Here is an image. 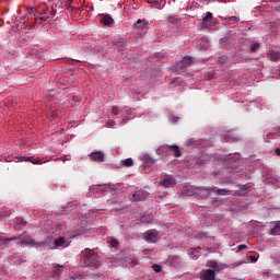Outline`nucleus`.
Segmentation results:
<instances>
[{
	"instance_id": "1",
	"label": "nucleus",
	"mask_w": 280,
	"mask_h": 280,
	"mask_svg": "<svg viewBox=\"0 0 280 280\" xmlns=\"http://www.w3.org/2000/svg\"><path fill=\"white\" fill-rule=\"evenodd\" d=\"M81 257L85 268H89L91 266L94 268H100L102 264V259L97 256L95 252H93V249H84L81 253Z\"/></svg>"
},
{
	"instance_id": "37",
	"label": "nucleus",
	"mask_w": 280,
	"mask_h": 280,
	"mask_svg": "<svg viewBox=\"0 0 280 280\" xmlns=\"http://www.w3.org/2000/svg\"><path fill=\"white\" fill-rule=\"evenodd\" d=\"M16 240H19V237L14 236V237H11V238H4V242L8 245L9 242H14Z\"/></svg>"
},
{
	"instance_id": "28",
	"label": "nucleus",
	"mask_w": 280,
	"mask_h": 280,
	"mask_svg": "<svg viewBox=\"0 0 280 280\" xmlns=\"http://www.w3.org/2000/svg\"><path fill=\"white\" fill-rule=\"evenodd\" d=\"M46 243L45 242H36L34 241L33 248H45Z\"/></svg>"
},
{
	"instance_id": "6",
	"label": "nucleus",
	"mask_w": 280,
	"mask_h": 280,
	"mask_svg": "<svg viewBox=\"0 0 280 280\" xmlns=\"http://www.w3.org/2000/svg\"><path fill=\"white\" fill-rule=\"evenodd\" d=\"M143 240L148 242L149 244H156V241L159 240V231L156 230H149L144 232Z\"/></svg>"
},
{
	"instance_id": "42",
	"label": "nucleus",
	"mask_w": 280,
	"mask_h": 280,
	"mask_svg": "<svg viewBox=\"0 0 280 280\" xmlns=\"http://www.w3.org/2000/svg\"><path fill=\"white\" fill-rule=\"evenodd\" d=\"M55 268H62V266H60V265H56V266H55Z\"/></svg>"
},
{
	"instance_id": "16",
	"label": "nucleus",
	"mask_w": 280,
	"mask_h": 280,
	"mask_svg": "<svg viewBox=\"0 0 280 280\" xmlns=\"http://www.w3.org/2000/svg\"><path fill=\"white\" fill-rule=\"evenodd\" d=\"M202 248L201 247H192L188 249V255L190 259H199Z\"/></svg>"
},
{
	"instance_id": "13",
	"label": "nucleus",
	"mask_w": 280,
	"mask_h": 280,
	"mask_svg": "<svg viewBox=\"0 0 280 280\" xmlns=\"http://www.w3.org/2000/svg\"><path fill=\"white\" fill-rule=\"evenodd\" d=\"M90 160L96 163H104L106 156L102 153V151L90 153Z\"/></svg>"
},
{
	"instance_id": "2",
	"label": "nucleus",
	"mask_w": 280,
	"mask_h": 280,
	"mask_svg": "<svg viewBox=\"0 0 280 280\" xmlns=\"http://www.w3.org/2000/svg\"><path fill=\"white\" fill-rule=\"evenodd\" d=\"M51 10L49 7H38L37 8V16L35 18V25H42L43 22L49 21L52 19Z\"/></svg>"
},
{
	"instance_id": "4",
	"label": "nucleus",
	"mask_w": 280,
	"mask_h": 280,
	"mask_svg": "<svg viewBox=\"0 0 280 280\" xmlns=\"http://www.w3.org/2000/svg\"><path fill=\"white\" fill-rule=\"evenodd\" d=\"M167 150L173 152V156H175V159H180V156H183V152H180V149L176 144L163 145L159 149L160 152H167Z\"/></svg>"
},
{
	"instance_id": "26",
	"label": "nucleus",
	"mask_w": 280,
	"mask_h": 280,
	"mask_svg": "<svg viewBox=\"0 0 280 280\" xmlns=\"http://www.w3.org/2000/svg\"><path fill=\"white\" fill-rule=\"evenodd\" d=\"M145 25H148V22L145 20H138L136 23V27H138V30H143Z\"/></svg>"
},
{
	"instance_id": "14",
	"label": "nucleus",
	"mask_w": 280,
	"mask_h": 280,
	"mask_svg": "<svg viewBox=\"0 0 280 280\" xmlns=\"http://www.w3.org/2000/svg\"><path fill=\"white\" fill-rule=\"evenodd\" d=\"M203 191H206L207 194H211V191H214L217 196H226V194H229V189L226 188L215 189V187H206L203 188Z\"/></svg>"
},
{
	"instance_id": "36",
	"label": "nucleus",
	"mask_w": 280,
	"mask_h": 280,
	"mask_svg": "<svg viewBox=\"0 0 280 280\" xmlns=\"http://www.w3.org/2000/svg\"><path fill=\"white\" fill-rule=\"evenodd\" d=\"M205 237H207V233H205V232L197 234L198 240H205Z\"/></svg>"
},
{
	"instance_id": "19",
	"label": "nucleus",
	"mask_w": 280,
	"mask_h": 280,
	"mask_svg": "<svg viewBox=\"0 0 280 280\" xmlns=\"http://www.w3.org/2000/svg\"><path fill=\"white\" fill-rule=\"evenodd\" d=\"M147 2L151 3L152 5H154V8L156 10H163V8H165V0H147Z\"/></svg>"
},
{
	"instance_id": "39",
	"label": "nucleus",
	"mask_w": 280,
	"mask_h": 280,
	"mask_svg": "<svg viewBox=\"0 0 280 280\" xmlns=\"http://www.w3.org/2000/svg\"><path fill=\"white\" fill-rule=\"evenodd\" d=\"M20 224H22V226H26V225H27V221H25V220L22 219V220L20 221Z\"/></svg>"
},
{
	"instance_id": "35",
	"label": "nucleus",
	"mask_w": 280,
	"mask_h": 280,
	"mask_svg": "<svg viewBox=\"0 0 280 280\" xmlns=\"http://www.w3.org/2000/svg\"><path fill=\"white\" fill-rule=\"evenodd\" d=\"M145 161H148V163H155L156 161L152 158V156H150V155H145Z\"/></svg>"
},
{
	"instance_id": "32",
	"label": "nucleus",
	"mask_w": 280,
	"mask_h": 280,
	"mask_svg": "<svg viewBox=\"0 0 280 280\" xmlns=\"http://www.w3.org/2000/svg\"><path fill=\"white\" fill-rule=\"evenodd\" d=\"M152 270H154V272H161V270H163V267L161 265H153Z\"/></svg>"
},
{
	"instance_id": "41",
	"label": "nucleus",
	"mask_w": 280,
	"mask_h": 280,
	"mask_svg": "<svg viewBox=\"0 0 280 280\" xmlns=\"http://www.w3.org/2000/svg\"><path fill=\"white\" fill-rule=\"evenodd\" d=\"M275 152H276L277 156H280V148H277Z\"/></svg>"
},
{
	"instance_id": "18",
	"label": "nucleus",
	"mask_w": 280,
	"mask_h": 280,
	"mask_svg": "<svg viewBox=\"0 0 280 280\" xmlns=\"http://www.w3.org/2000/svg\"><path fill=\"white\" fill-rule=\"evenodd\" d=\"M31 16H34V21H36V18L38 16V8L26 9V16L24 19H27V21H30Z\"/></svg>"
},
{
	"instance_id": "5",
	"label": "nucleus",
	"mask_w": 280,
	"mask_h": 280,
	"mask_svg": "<svg viewBox=\"0 0 280 280\" xmlns=\"http://www.w3.org/2000/svg\"><path fill=\"white\" fill-rule=\"evenodd\" d=\"M194 63V58L186 56L180 61H177L175 65V69L177 71H185L186 67H189Z\"/></svg>"
},
{
	"instance_id": "30",
	"label": "nucleus",
	"mask_w": 280,
	"mask_h": 280,
	"mask_svg": "<svg viewBox=\"0 0 280 280\" xmlns=\"http://www.w3.org/2000/svg\"><path fill=\"white\" fill-rule=\"evenodd\" d=\"M112 113L113 115H121V107L119 106L112 107Z\"/></svg>"
},
{
	"instance_id": "22",
	"label": "nucleus",
	"mask_w": 280,
	"mask_h": 280,
	"mask_svg": "<svg viewBox=\"0 0 280 280\" xmlns=\"http://www.w3.org/2000/svg\"><path fill=\"white\" fill-rule=\"evenodd\" d=\"M268 58H269V60H272V61L280 60V51L271 50V51L268 54Z\"/></svg>"
},
{
	"instance_id": "43",
	"label": "nucleus",
	"mask_w": 280,
	"mask_h": 280,
	"mask_svg": "<svg viewBox=\"0 0 280 280\" xmlns=\"http://www.w3.org/2000/svg\"><path fill=\"white\" fill-rule=\"evenodd\" d=\"M62 161H69V159L65 158Z\"/></svg>"
},
{
	"instance_id": "27",
	"label": "nucleus",
	"mask_w": 280,
	"mask_h": 280,
	"mask_svg": "<svg viewBox=\"0 0 280 280\" xmlns=\"http://www.w3.org/2000/svg\"><path fill=\"white\" fill-rule=\"evenodd\" d=\"M259 47H261V44L259 43H254L250 48H249V51L250 54H255L256 51H259Z\"/></svg>"
},
{
	"instance_id": "8",
	"label": "nucleus",
	"mask_w": 280,
	"mask_h": 280,
	"mask_svg": "<svg viewBox=\"0 0 280 280\" xmlns=\"http://www.w3.org/2000/svg\"><path fill=\"white\" fill-rule=\"evenodd\" d=\"M19 161L22 163V161H30V163H33V165H43V163H49V160L43 158H34V156H21Z\"/></svg>"
},
{
	"instance_id": "25",
	"label": "nucleus",
	"mask_w": 280,
	"mask_h": 280,
	"mask_svg": "<svg viewBox=\"0 0 280 280\" xmlns=\"http://www.w3.org/2000/svg\"><path fill=\"white\" fill-rule=\"evenodd\" d=\"M132 158H128L121 162L122 167H132L133 165Z\"/></svg>"
},
{
	"instance_id": "34",
	"label": "nucleus",
	"mask_w": 280,
	"mask_h": 280,
	"mask_svg": "<svg viewBox=\"0 0 280 280\" xmlns=\"http://www.w3.org/2000/svg\"><path fill=\"white\" fill-rule=\"evenodd\" d=\"M246 248H248V246H246V245H238L237 246V253H242V250H246Z\"/></svg>"
},
{
	"instance_id": "31",
	"label": "nucleus",
	"mask_w": 280,
	"mask_h": 280,
	"mask_svg": "<svg viewBox=\"0 0 280 280\" xmlns=\"http://www.w3.org/2000/svg\"><path fill=\"white\" fill-rule=\"evenodd\" d=\"M229 60V57L228 56H221L219 58V62L220 65H226V61Z\"/></svg>"
},
{
	"instance_id": "12",
	"label": "nucleus",
	"mask_w": 280,
	"mask_h": 280,
	"mask_svg": "<svg viewBox=\"0 0 280 280\" xmlns=\"http://www.w3.org/2000/svg\"><path fill=\"white\" fill-rule=\"evenodd\" d=\"M148 196H150V194H148V191L138 190V191L133 192L131 200H132V202H140L141 200H147Z\"/></svg>"
},
{
	"instance_id": "21",
	"label": "nucleus",
	"mask_w": 280,
	"mask_h": 280,
	"mask_svg": "<svg viewBox=\"0 0 280 280\" xmlns=\"http://www.w3.org/2000/svg\"><path fill=\"white\" fill-rule=\"evenodd\" d=\"M225 23L226 25H237V23H240V18L237 16L225 18Z\"/></svg>"
},
{
	"instance_id": "20",
	"label": "nucleus",
	"mask_w": 280,
	"mask_h": 280,
	"mask_svg": "<svg viewBox=\"0 0 280 280\" xmlns=\"http://www.w3.org/2000/svg\"><path fill=\"white\" fill-rule=\"evenodd\" d=\"M268 235H280V221H276V225L268 232Z\"/></svg>"
},
{
	"instance_id": "29",
	"label": "nucleus",
	"mask_w": 280,
	"mask_h": 280,
	"mask_svg": "<svg viewBox=\"0 0 280 280\" xmlns=\"http://www.w3.org/2000/svg\"><path fill=\"white\" fill-rule=\"evenodd\" d=\"M108 244H110L113 248H117V246H119V241H117L116 238H109Z\"/></svg>"
},
{
	"instance_id": "44",
	"label": "nucleus",
	"mask_w": 280,
	"mask_h": 280,
	"mask_svg": "<svg viewBox=\"0 0 280 280\" xmlns=\"http://www.w3.org/2000/svg\"><path fill=\"white\" fill-rule=\"evenodd\" d=\"M243 194H246V190H244V192Z\"/></svg>"
},
{
	"instance_id": "40",
	"label": "nucleus",
	"mask_w": 280,
	"mask_h": 280,
	"mask_svg": "<svg viewBox=\"0 0 280 280\" xmlns=\"http://www.w3.org/2000/svg\"><path fill=\"white\" fill-rule=\"evenodd\" d=\"M249 259H252V261H257V256H249Z\"/></svg>"
},
{
	"instance_id": "15",
	"label": "nucleus",
	"mask_w": 280,
	"mask_h": 280,
	"mask_svg": "<svg viewBox=\"0 0 280 280\" xmlns=\"http://www.w3.org/2000/svg\"><path fill=\"white\" fill-rule=\"evenodd\" d=\"M86 233V230L81 225L75 226L71 232H70V237H80V235H84Z\"/></svg>"
},
{
	"instance_id": "9",
	"label": "nucleus",
	"mask_w": 280,
	"mask_h": 280,
	"mask_svg": "<svg viewBox=\"0 0 280 280\" xmlns=\"http://www.w3.org/2000/svg\"><path fill=\"white\" fill-rule=\"evenodd\" d=\"M48 8H50V12L52 16H56L58 14L59 10H62V2L61 0H52L49 2Z\"/></svg>"
},
{
	"instance_id": "33",
	"label": "nucleus",
	"mask_w": 280,
	"mask_h": 280,
	"mask_svg": "<svg viewBox=\"0 0 280 280\" xmlns=\"http://www.w3.org/2000/svg\"><path fill=\"white\" fill-rule=\"evenodd\" d=\"M209 267L212 268V270H214V271L218 270V261L212 260V261L210 262Z\"/></svg>"
},
{
	"instance_id": "11",
	"label": "nucleus",
	"mask_w": 280,
	"mask_h": 280,
	"mask_svg": "<svg viewBox=\"0 0 280 280\" xmlns=\"http://www.w3.org/2000/svg\"><path fill=\"white\" fill-rule=\"evenodd\" d=\"M200 280H215V270L205 269L200 272Z\"/></svg>"
},
{
	"instance_id": "10",
	"label": "nucleus",
	"mask_w": 280,
	"mask_h": 280,
	"mask_svg": "<svg viewBox=\"0 0 280 280\" xmlns=\"http://www.w3.org/2000/svg\"><path fill=\"white\" fill-rule=\"evenodd\" d=\"M18 240H21L20 243L18 242V244H21L22 246H32L34 247V242L35 240L31 236V235H19Z\"/></svg>"
},
{
	"instance_id": "17",
	"label": "nucleus",
	"mask_w": 280,
	"mask_h": 280,
	"mask_svg": "<svg viewBox=\"0 0 280 280\" xmlns=\"http://www.w3.org/2000/svg\"><path fill=\"white\" fill-rule=\"evenodd\" d=\"M101 23L108 27V26H110V25H113L115 23V20L109 14H103L101 16Z\"/></svg>"
},
{
	"instance_id": "7",
	"label": "nucleus",
	"mask_w": 280,
	"mask_h": 280,
	"mask_svg": "<svg viewBox=\"0 0 280 280\" xmlns=\"http://www.w3.org/2000/svg\"><path fill=\"white\" fill-rule=\"evenodd\" d=\"M159 184L161 185V187H165L167 189L176 185V178H174V176L172 175H165L164 177L161 178Z\"/></svg>"
},
{
	"instance_id": "3",
	"label": "nucleus",
	"mask_w": 280,
	"mask_h": 280,
	"mask_svg": "<svg viewBox=\"0 0 280 280\" xmlns=\"http://www.w3.org/2000/svg\"><path fill=\"white\" fill-rule=\"evenodd\" d=\"M200 27L201 30H212V27H215V22L213 21V13H206V16L202 19L200 23Z\"/></svg>"
},
{
	"instance_id": "23",
	"label": "nucleus",
	"mask_w": 280,
	"mask_h": 280,
	"mask_svg": "<svg viewBox=\"0 0 280 280\" xmlns=\"http://www.w3.org/2000/svg\"><path fill=\"white\" fill-rule=\"evenodd\" d=\"M62 7L66 8V10H74L73 7H71V3H73V0H61Z\"/></svg>"
},
{
	"instance_id": "38",
	"label": "nucleus",
	"mask_w": 280,
	"mask_h": 280,
	"mask_svg": "<svg viewBox=\"0 0 280 280\" xmlns=\"http://www.w3.org/2000/svg\"><path fill=\"white\" fill-rule=\"evenodd\" d=\"M2 246H7V243H5V238H1V237H0V248H1Z\"/></svg>"
},
{
	"instance_id": "24",
	"label": "nucleus",
	"mask_w": 280,
	"mask_h": 280,
	"mask_svg": "<svg viewBox=\"0 0 280 280\" xmlns=\"http://www.w3.org/2000/svg\"><path fill=\"white\" fill-rule=\"evenodd\" d=\"M54 244H55V248H59L63 244H67V241L65 240V237L61 236V237L55 240Z\"/></svg>"
}]
</instances>
